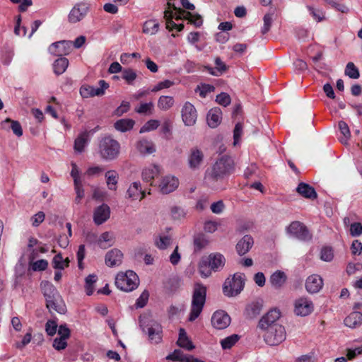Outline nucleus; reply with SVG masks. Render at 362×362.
<instances>
[{
  "label": "nucleus",
  "mask_w": 362,
  "mask_h": 362,
  "mask_svg": "<svg viewBox=\"0 0 362 362\" xmlns=\"http://www.w3.org/2000/svg\"><path fill=\"white\" fill-rule=\"evenodd\" d=\"M40 286L49 313L64 314L66 311V305L55 287L47 281H42Z\"/></svg>",
  "instance_id": "nucleus-1"
},
{
  "label": "nucleus",
  "mask_w": 362,
  "mask_h": 362,
  "mask_svg": "<svg viewBox=\"0 0 362 362\" xmlns=\"http://www.w3.org/2000/svg\"><path fill=\"white\" fill-rule=\"evenodd\" d=\"M233 170L234 162L233 159L230 156H223L213 165L208 177L211 180L217 182L230 175Z\"/></svg>",
  "instance_id": "nucleus-2"
},
{
  "label": "nucleus",
  "mask_w": 362,
  "mask_h": 362,
  "mask_svg": "<svg viewBox=\"0 0 362 362\" xmlns=\"http://www.w3.org/2000/svg\"><path fill=\"white\" fill-rule=\"evenodd\" d=\"M206 296V287L200 282H196L194 285L191 310L189 320L193 322L202 313Z\"/></svg>",
  "instance_id": "nucleus-3"
},
{
  "label": "nucleus",
  "mask_w": 362,
  "mask_h": 362,
  "mask_svg": "<svg viewBox=\"0 0 362 362\" xmlns=\"http://www.w3.org/2000/svg\"><path fill=\"white\" fill-rule=\"evenodd\" d=\"M139 324L142 331L148 334V339L152 343L158 344L161 341L163 329L159 322L149 316L144 315L139 317Z\"/></svg>",
  "instance_id": "nucleus-4"
},
{
  "label": "nucleus",
  "mask_w": 362,
  "mask_h": 362,
  "mask_svg": "<svg viewBox=\"0 0 362 362\" xmlns=\"http://www.w3.org/2000/svg\"><path fill=\"white\" fill-rule=\"evenodd\" d=\"M98 148L101 158L107 160L117 158L120 151L119 143L110 136L102 138L100 140Z\"/></svg>",
  "instance_id": "nucleus-5"
},
{
  "label": "nucleus",
  "mask_w": 362,
  "mask_h": 362,
  "mask_svg": "<svg viewBox=\"0 0 362 362\" xmlns=\"http://www.w3.org/2000/svg\"><path fill=\"white\" fill-rule=\"evenodd\" d=\"M243 275V273H234L226 279L223 286V292L225 296L233 297L241 292L245 285Z\"/></svg>",
  "instance_id": "nucleus-6"
},
{
  "label": "nucleus",
  "mask_w": 362,
  "mask_h": 362,
  "mask_svg": "<svg viewBox=\"0 0 362 362\" xmlns=\"http://www.w3.org/2000/svg\"><path fill=\"white\" fill-rule=\"evenodd\" d=\"M263 332L264 340L268 345L277 346L286 339V330L281 325H273Z\"/></svg>",
  "instance_id": "nucleus-7"
},
{
  "label": "nucleus",
  "mask_w": 362,
  "mask_h": 362,
  "mask_svg": "<svg viewBox=\"0 0 362 362\" xmlns=\"http://www.w3.org/2000/svg\"><path fill=\"white\" fill-rule=\"evenodd\" d=\"M139 279L136 273H117L115 285L121 291L129 292L136 288Z\"/></svg>",
  "instance_id": "nucleus-8"
},
{
  "label": "nucleus",
  "mask_w": 362,
  "mask_h": 362,
  "mask_svg": "<svg viewBox=\"0 0 362 362\" xmlns=\"http://www.w3.org/2000/svg\"><path fill=\"white\" fill-rule=\"evenodd\" d=\"M286 232L291 236L300 241L308 242L313 238V235L308 227L298 221H292L286 228Z\"/></svg>",
  "instance_id": "nucleus-9"
},
{
  "label": "nucleus",
  "mask_w": 362,
  "mask_h": 362,
  "mask_svg": "<svg viewBox=\"0 0 362 362\" xmlns=\"http://www.w3.org/2000/svg\"><path fill=\"white\" fill-rule=\"evenodd\" d=\"M225 262L226 259L224 256L219 252H215L203 257L199 262V267L200 269L209 268L215 270L222 269L225 265Z\"/></svg>",
  "instance_id": "nucleus-10"
},
{
  "label": "nucleus",
  "mask_w": 362,
  "mask_h": 362,
  "mask_svg": "<svg viewBox=\"0 0 362 362\" xmlns=\"http://www.w3.org/2000/svg\"><path fill=\"white\" fill-rule=\"evenodd\" d=\"M100 87L95 88L90 86H83L80 88V94L84 98L100 96L105 93V90L109 88V84L105 80H100L98 82Z\"/></svg>",
  "instance_id": "nucleus-11"
},
{
  "label": "nucleus",
  "mask_w": 362,
  "mask_h": 362,
  "mask_svg": "<svg viewBox=\"0 0 362 362\" xmlns=\"http://www.w3.org/2000/svg\"><path fill=\"white\" fill-rule=\"evenodd\" d=\"M281 313L277 309L270 310L265 314L260 320L258 324V327L264 331L272 327L273 325H280L278 320L280 318Z\"/></svg>",
  "instance_id": "nucleus-12"
},
{
  "label": "nucleus",
  "mask_w": 362,
  "mask_h": 362,
  "mask_svg": "<svg viewBox=\"0 0 362 362\" xmlns=\"http://www.w3.org/2000/svg\"><path fill=\"white\" fill-rule=\"evenodd\" d=\"M72 50L71 41L62 40L52 43L48 49L49 52L54 56L62 57L68 55Z\"/></svg>",
  "instance_id": "nucleus-13"
},
{
  "label": "nucleus",
  "mask_w": 362,
  "mask_h": 362,
  "mask_svg": "<svg viewBox=\"0 0 362 362\" xmlns=\"http://www.w3.org/2000/svg\"><path fill=\"white\" fill-rule=\"evenodd\" d=\"M182 119L186 126H193L197 119V112L194 106L189 102H186L181 110Z\"/></svg>",
  "instance_id": "nucleus-14"
},
{
  "label": "nucleus",
  "mask_w": 362,
  "mask_h": 362,
  "mask_svg": "<svg viewBox=\"0 0 362 362\" xmlns=\"http://www.w3.org/2000/svg\"><path fill=\"white\" fill-rule=\"evenodd\" d=\"M294 312L297 315L307 316L314 309L313 302L308 298L302 297L297 299L294 304Z\"/></svg>",
  "instance_id": "nucleus-15"
},
{
  "label": "nucleus",
  "mask_w": 362,
  "mask_h": 362,
  "mask_svg": "<svg viewBox=\"0 0 362 362\" xmlns=\"http://www.w3.org/2000/svg\"><path fill=\"white\" fill-rule=\"evenodd\" d=\"M88 11V4L80 2L76 4L71 10L68 16L69 22L76 23L81 21Z\"/></svg>",
  "instance_id": "nucleus-16"
},
{
  "label": "nucleus",
  "mask_w": 362,
  "mask_h": 362,
  "mask_svg": "<svg viewBox=\"0 0 362 362\" xmlns=\"http://www.w3.org/2000/svg\"><path fill=\"white\" fill-rule=\"evenodd\" d=\"M204 153L197 147L190 149L187 163L192 170H199L204 162Z\"/></svg>",
  "instance_id": "nucleus-17"
},
{
  "label": "nucleus",
  "mask_w": 362,
  "mask_h": 362,
  "mask_svg": "<svg viewBox=\"0 0 362 362\" xmlns=\"http://www.w3.org/2000/svg\"><path fill=\"white\" fill-rule=\"evenodd\" d=\"M230 316L223 310L216 311L212 315L211 324L216 329H225L230 325Z\"/></svg>",
  "instance_id": "nucleus-18"
},
{
  "label": "nucleus",
  "mask_w": 362,
  "mask_h": 362,
  "mask_svg": "<svg viewBox=\"0 0 362 362\" xmlns=\"http://www.w3.org/2000/svg\"><path fill=\"white\" fill-rule=\"evenodd\" d=\"M179 186V180L172 175H167L162 178L159 185L160 191L162 194H169L175 191Z\"/></svg>",
  "instance_id": "nucleus-19"
},
{
  "label": "nucleus",
  "mask_w": 362,
  "mask_h": 362,
  "mask_svg": "<svg viewBox=\"0 0 362 362\" xmlns=\"http://www.w3.org/2000/svg\"><path fill=\"white\" fill-rule=\"evenodd\" d=\"M323 286V280L322 277L313 274L308 277L305 281V288L310 293H318Z\"/></svg>",
  "instance_id": "nucleus-20"
},
{
  "label": "nucleus",
  "mask_w": 362,
  "mask_h": 362,
  "mask_svg": "<svg viewBox=\"0 0 362 362\" xmlns=\"http://www.w3.org/2000/svg\"><path fill=\"white\" fill-rule=\"evenodd\" d=\"M110 216V209L107 204H103L98 206L93 213V221L96 225L105 223Z\"/></svg>",
  "instance_id": "nucleus-21"
},
{
  "label": "nucleus",
  "mask_w": 362,
  "mask_h": 362,
  "mask_svg": "<svg viewBox=\"0 0 362 362\" xmlns=\"http://www.w3.org/2000/svg\"><path fill=\"white\" fill-rule=\"evenodd\" d=\"M254 244V240L251 235H244L236 244L235 248L238 254L243 256L247 253Z\"/></svg>",
  "instance_id": "nucleus-22"
},
{
  "label": "nucleus",
  "mask_w": 362,
  "mask_h": 362,
  "mask_svg": "<svg viewBox=\"0 0 362 362\" xmlns=\"http://www.w3.org/2000/svg\"><path fill=\"white\" fill-rule=\"evenodd\" d=\"M222 112L219 107H214L209 110L206 115V122L211 128L217 127L221 122Z\"/></svg>",
  "instance_id": "nucleus-23"
},
{
  "label": "nucleus",
  "mask_w": 362,
  "mask_h": 362,
  "mask_svg": "<svg viewBox=\"0 0 362 362\" xmlns=\"http://www.w3.org/2000/svg\"><path fill=\"white\" fill-rule=\"evenodd\" d=\"M123 259V253L118 249H112L105 255V264L109 267L119 265Z\"/></svg>",
  "instance_id": "nucleus-24"
},
{
  "label": "nucleus",
  "mask_w": 362,
  "mask_h": 362,
  "mask_svg": "<svg viewBox=\"0 0 362 362\" xmlns=\"http://www.w3.org/2000/svg\"><path fill=\"white\" fill-rule=\"evenodd\" d=\"M296 192L305 199H315L317 197L315 188L305 182H300L296 187Z\"/></svg>",
  "instance_id": "nucleus-25"
},
{
  "label": "nucleus",
  "mask_w": 362,
  "mask_h": 362,
  "mask_svg": "<svg viewBox=\"0 0 362 362\" xmlns=\"http://www.w3.org/2000/svg\"><path fill=\"white\" fill-rule=\"evenodd\" d=\"M90 141V132L85 131L81 132L78 136L75 139L74 148L77 153H82L86 146Z\"/></svg>",
  "instance_id": "nucleus-26"
},
{
  "label": "nucleus",
  "mask_w": 362,
  "mask_h": 362,
  "mask_svg": "<svg viewBox=\"0 0 362 362\" xmlns=\"http://www.w3.org/2000/svg\"><path fill=\"white\" fill-rule=\"evenodd\" d=\"M1 128L4 129L8 130L9 129H11L13 134H16L17 136H21L23 135L22 127L20 122L18 121L6 118L5 120L1 122Z\"/></svg>",
  "instance_id": "nucleus-27"
},
{
  "label": "nucleus",
  "mask_w": 362,
  "mask_h": 362,
  "mask_svg": "<svg viewBox=\"0 0 362 362\" xmlns=\"http://www.w3.org/2000/svg\"><path fill=\"white\" fill-rule=\"evenodd\" d=\"M136 148L140 153L144 155L151 154L156 151L153 143L145 139L138 141Z\"/></svg>",
  "instance_id": "nucleus-28"
},
{
  "label": "nucleus",
  "mask_w": 362,
  "mask_h": 362,
  "mask_svg": "<svg viewBox=\"0 0 362 362\" xmlns=\"http://www.w3.org/2000/svg\"><path fill=\"white\" fill-rule=\"evenodd\" d=\"M127 194L129 197L133 199H139L141 200L146 196L145 192L142 190L139 182H134L129 187Z\"/></svg>",
  "instance_id": "nucleus-29"
},
{
  "label": "nucleus",
  "mask_w": 362,
  "mask_h": 362,
  "mask_svg": "<svg viewBox=\"0 0 362 362\" xmlns=\"http://www.w3.org/2000/svg\"><path fill=\"white\" fill-rule=\"evenodd\" d=\"M135 121L130 118H123L114 123V127L120 132H126L133 129Z\"/></svg>",
  "instance_id": "nucleus-30"
},
{
  "label": "nucleus",
  "mask_w": 362,
  "mask_h": 362,
  "mask_svg": "<svg viewBox=\"0 0 362 362\" xmlns=\"http://www.w3.org/2000/svg\"><path fill=\"white\" fill-rule=\"evenodd\" d=\"M361 323L362 313L358 311L352 312L344 319L345 325L351 328H355Z\"/></svg>",
  "instance_id": "nucleus-31"
},
{
  "label": "nucleus",
  "mask_w": 362,
  "mask_h": 362,
  "mask_svg": "<svg viewBox=\"0 0 362 362\" xmlns=\"http://www.w3.org/2000/svg\"><path fill=\"white\" fill-rule=\"evenodd\" d=\"M159 173V166L157 165H151L143 170L142 177L144 181L148 182H151Z\"/></svg>",
  "instance_id": "nucleus-32"
},
{
  "label": "nucleus",
  "mask_w": 362,
  "mask_h": 362,
  "mask_svg": "<svg viewBox=\"0 0 362 362\" xmlns=\"http://www.w3.org/2000/svg\"><path fill=\"white\" fill-rule=\"evenodd\" d=\"M177 344L179 346L189 351H191L194 348V346L192 344V341L188 339L185 330L182 328L180 329L179 338Z\"/></svg>",
  "instance_id": "nucleus-33"
},
{
  "label": "nucleus",
  "mask_w": 362,
  "mask_h": 362,
  "mask_svg": "<svg viewBox=\"0 0 362 362\" xmlns=\"http://www.w3.org/2000/svg\"><path fill=\"white\" fill-rule=\"evenodd\" d=\"M69 66V60L65 57H59L54 62L53 69L57 75H61L66 70Z\"/></svg>",
  "instance_id": "nucleus-34"
},
{
  "label": "nucleus",
  "mask_w": 362,
  "mask_h": 362,
  "mask_svg": "<svg viewBox=\"0 0 362 362\" xmlns=\"http://www.w3.org/2000/svg\"><path fill=\"white\" fill-rule=\"evenodd\" d=\"M159 29V23L155 19L146 21L143 25V33L149 35H155Z\"/></svg>",
  "instance_id": "nucleus-35"
},
{
  "label": "nucleus",
  "mask_w": 362,
  "mask_h": 362,
  "mask_svg": "<svg viewBox=\"0 0 362 362\" xmlns=\"http://www.w3.org/2000/svg\"><path fill=\"white\" fill-rule=\"evenodd\" d=\"M174 103L173 97L161 95L158 100V107L161 110L166 111L173 106Z\"/></svg>",
  "instance_id": "nucleus-36"
},
{
  "label": "nucleus",
  "mask_w": 362,
  "mask_h": 362,
  "mask_svg": "<svg viewBox=\"0 0 362 362\" xmlns=\"http://www.w3.org/2000/svg\"><path fill=\"white\" fill-rule=\"evenodd\" d=\"M180 13H182L185 14L184 17L185 19L188 20L190 23L193 24L196 27H200L203 23L202 18L199 14H192L189 11H186L182 9L179 10Z\"/></svg>",
  "instance_id": "nucleus-37"
},
{
  "label": "nucleus",
  "mask_w": 362,
  "mask_h": 362,
  "mask_svg": "<svg viewBox=\"0 0 362 362\" xmlns=\"http://www.w3.org/2000/svg\"><path fill=\"white\" fill-rule=\"evenodd\" d=\"M194 245L195 251H200L209 245V240L205 235L200 233L194 237Z\"/></svg>",
  "instance_id": "nucleus-38"
},
{
  "label": "nucleus",
  "mask_w": 362,
  "mask_h": 362,
  "mask_svg": "<svg viewBox=\"0 0 362 362\" xmlns=\"http://www.w3.org/2000/svg\"><path fill=\"white\" fill-rule=\"evenodd\" d=\"M286 279L285 273H272L270 282L274 287L280 288L285 284Z\"/></svg>",
  "instance_id": "nucleus-39"
},
{
  "label": "nucleus",
  "mask_w": 362,
  "mask_h": 362,
  "mask_svg": "<svg viewBox=\"0 0 362 362\" xmlns=\"http://www.w3.org/2000/svg\"><path fill=\"white\" fill-rule=\"evenodd\" d=\"M107 185L110 190H116L118 181V175L114 170H109L105 173Z\"/></svg>",
  "instance_id": "nucleus-40"
},
{
  "label": "nucleus",
  "mask_w": 362,
  "mask_h": 362,
  "mask_svg": "<svg viewBox=\"0 0 362 362\" xmlns=\"http://www.w3.org/2000/svg\"><path fill=\"white\" fill-rule=\"evenodd\" d=\"M68 258L64 259L61 254L56 255L52 259L53 267L55 269L63 270L69 266Z\"/></svg>",
  "instance_id": "nucleus-41"
},
{
  "label": "nucleus",
  "mask_w": 362,
  "mask_h": 362,
  "mask_svg": "<svg viewBox=\"0 0 362 362\" xmlns=\"http://www.w3.org/2000/svg\"><path fill=\"white\" fill-rule=\"evenodd\" d=\"M136 77L137 74L134 69L131 68H127L122 70V78L127 82V84L132 85Z\"/></svg>",
  "instance_id": "nucleus-42"
},
{
  "label": "nucleus",
  "mask_w": 362,
  "mask_h": 362,
  "mask_svg": "<svg viewBox=\"0 0 362 362\" xmlns=\"http://www.w3.org/2000/svg\"><path fill=\"white\" fill-rule=\"evenodd\" d=\"M48 262L45 259H39L30 263L28 272H42L47 269Z\"/></svg>",
  "instance_id": "nucleus-43"
},
{
  "label": "nucleus",
  "mask_w": 362,
  "mask_h": 362,
  "mask_svg": "<svg viewBox=\"0 0 362 362\" xmlns=\"http://www.w3.org/2000/svg\"><path fill=\"white\" fill-rule=\"evenodd\" d=\"M98 277L95 274H89L86 278V292L88 296H90L93 294L94 291V286L93 284L97 281Z\"/></svg>",
  "instance_id": "nucleus-44"
},
{
  "label": "nucleus",
  "mask_w": 362,
  "mask_h": 362,
  "mask_svg": "<svg viewBox=\"0 0 362 362\" xmlns=\"http://www.w3.org/2000/svg\"><path fill=\"white\" fill-rule=\"evenodd\" d=\"M345 74L353 79H357L360 76L359 71L353 62L346 64Z\"/></svg>",
  "instance_id": "nucleus-45"
},
{
  "label": "nucleus",
  "mask_w": 362,
  "mask_h": 362,
  "mask_svg": "<svg viewBox=\"0 0 362 362\" xmlns=\"http://www.w3.org/2000/svg\"><path fill=\"white\" fill-rule=\"evenodd\" d=\"M240 339L239 335L232 334L221 341V346L223 349H230Z\"/></svg>",
  "instance_id": "nucleus-46"
},
{
  "label": "nucleus",
  "mask_w": 362,
  "mask_h": 362,
  "mask_svg": "<svg viewBox=\"0 0 362 362\" xmlns=\"http://www.w3.org/2000/svg\"><path fill=\"white\" fill-rule=\"evenodd\" d=\"M188 356H185L180 349H175L172 354L166 356L167 360L174 361L187 362Z\"/></svg>",
  "instance_id": "nucleus-47"
},
{
  "label": "nucleus",
  "mask_w": 362,
  "mask_h": 362,
  "mask_svg": "<svg viewBox=\"0 0 362 362\" xmlns=\"http://www.w3.org/2000/svg\"><path fill=\"white\" fill-rule=\"evenodd\" d=\"M338 125L341 134H343L344 137V141L343 139H341V142L343 144H346L351 137L349 127L344 121H339Z\"/></svg>",
  "instance_id": "nucleus-48"
},
{
  "label": "nucleus",
  "mask_w": 362,
  "mask_h": 362,
  "mask_svg": "<svg viewBox=\"0 0 362 362\" xmlns=\"http://www.w3.org/2000/svg\"><path fill=\"white\" fill-rule=\"evenodd\" d=\"M173 12L171 10L168 9L164 11V18L166 21V28L169 30L175 29V26H177V24L173 21Z\"/></svg>",
  "instance_id": "nucleus-49"
},
{
  "label": "nucleus",
  "mask_w": 362,
  "mask_h": 362,
  "mask_svg": "<svg viewBox=\"0 0 362 362\" xmlns=\"http://www.w3.org/2000/svg\"><path fill=\"white\" fill-rule=\"evenodd\" d=\"M334 257V252L331 247L325 246L321 249L320 259L325 262H330Z\"/></svg>",
  "instance_id": "nucleus-50"
},
{
  "label": "nucleus",
  "mask_w": 362,
  "mask_h": 362,
  "mask_svg": "<svg viewBox=\"0 0 362 362\" xmlns=\"http://www.w3.org/2000/svg\"><path fill=\"white\" fill-rule=\"evenodd\" d=\"M171 243V238L168 235L160 236L158 239L155 240L156 245L160 250L168 247Z\"/></svg>",
  "instance_id": "nucleus-51"
},
{
  "label": "nucleus",
  "mask_w": 362,
  "mask_h": 362,
  "mask_svg": "<svg viewBox=\"0 0 362 362\" xmlns=\"http://www.w3.org/2000/svg\"><path fill=\"white\" fill-rule=\"evenodd\" d=\"M272 15L271 13H266L264 16V25L261 29V33L262 35H265L269 31L271 26L272 25Z\"/></svg>",
  "instance_id": "nucleus-52"
},
{
  "label": "nucleus",
  "mask_w": 362,
  "mask_h": 362,
  "mask_svg": "<svg viewBox=\"0 0 362 362\" xmlns=\"http://www.w3.org/2000/svg\"><path fill=\"white\" fill-rule=\"evenodd\" d=\"M243 124L240 122H238L233 130V145L236 146L240 139L241 135L243 134Z\"/></svg>",
  "instance_id": "nucleus-53"
},
{
  "label": "nucleus",
  "mask_w": 362,
  "mask_h": 362,
  "mask_svg": "<svg viewBox=\"0 0 362 362\" xmlns=\"http://www.w3.org/2000/svg\"><path fill=\"white\" fill-rule=\"evenodd\" d=\"M86 249L84 245H80L77 252L78 267L80 270L84 269L83 260L85 257Z\"/></svg>",
  "instance_id": "nucleus-54"
},
{
  "label": "nucleus",
  "mask_w": 362,
  "mask_h": 362,
  "mask_svg": "<svg viewBox=\"0 0 362 362\" xmlns=\"http://www.w3.org/2000/svg\"><path fill=\"white\" fill-rule=\"evenodd\" d=\"M216 101L219 105L226 107L230 103L231 99L228 93L223 92L217 95Z\"/></svg>",
  "instance_id": "nucleus-55"
},
{
  "label": "nucleus",
  "mask_w": 362,
  "mask_h": 362,
  "mask_svg": "<svg viewBox=\"0 0 362 362\" xmlns=\"http://www.w3.org/2000/svg\"><path fill=\"white\" fill-rule=\"evenodd\" d=\"M74 189L76 194V197L75 198V202L79 204L81 199L84 197V189L83 188L82 182H77L74 184Z\"/></svg>",
  "instance_id": "nucleus-56"
},
{
  "label": "nucleus",
  "mask_w": 362,
  "mask_h": 362,
  "mask_svg": "<svg viewBox=\"0 0 362 362\" xmlns=\"http://www.w3.org/2000/svg\"><path fill=\"white\" fill-rule=\"evenodd\" d=\"M148 298H149L148 292L146 290L142 292V293L140 295V296L139 297V298L136 300V302L135 304L136 307L139 308H144L147 304Z\"/></svg>",
  "instance_id": "nucleus-57"
},
{
  "label": "nucleus",
  "mask_w": 362,
  "mask_h": 362,
  "mask_svg": "<svg viewBox=\"0 0 362 362\" xmlns=\"http://www.w3.org/2000/svg\"><path fill=\"white\" fill-rule=\"evenodd\" d=\"M174 85V82L166 79L158 83L151 90L152 92H158L164 88H168Z\"/></svg>",
  "instance_id": "nucleus-58"
},
{
  "label": "nucleus",
  "mask_w": 362,
  "mask_h": 362,
  "mask_svg": "<svg viewBox=\"0 0 362 362\" xmlns=\"http://www.w3.org/2000/svg\"><path fill=\"white\" fill-rule=\"evenodd\" d=\"M197 89L199 90V95L202 98H205L207 94L214 92L215 88L212 85L204 83L201 86H198Z\"/></svg>",
  "instance_id": "nucleus-59"
},
{
  "label": "nucleus",
  "mask_w": 362,
  "mask_h": 362,
  "mask_svg": "<svg viewBox=\"0 0 362 362\" xmlns=\"http://www.w3.org/2000/svg\"><path fill=\"white\" fill-rule=\"evenodd\" d=\"M153 107V103L152 102L141 103L139 107L135 109V111L139 114H147L151 112Z\"/></svg>",
  "instance_id": "nucleus-60"
},
{
  "label": "nucleus",
  "mask_w": 362,
  "mask_h": 362,
  "mask_svg": "<svg viewBox=\"0 0 362 362\" xmlns=\"http://www.w3.org/2000/svg\"><path fill=\"white\" fill-rule=\"evenodd\" d=\"M159 126V121L156 119H151L148 121L146 124L141 129L140 132L142 133L144 131H152L156 129Z\"/></svg>",
  "instance_id": "nucleus-61"
},
{
  "label": "nucleus",
  "mask_w": 362,
  "mask_h": 362,
  "mask_svg": "<svg viewBox=\"0 0 362 362\" xmlns=\"http://www.w3.org/2000/svg\"><path fill=\"white\" fill-rule=\"evenodd\" d=\"M57 329V324L54 320H48L45 325V331L49 336H53L56 334Z\"/></svg>",
  "instance_id": "nucleus-62"
},
{
  "label": "nucleus",
  "mask_w": 362,
  "mask_h": 362,
  "mask_svg": "<svg viewBox=\"0 0 362 362\" xmlns=\"http://www.w3.org/2000/svg\"><path fill=\"white\" fill-rule=\"evenodd\" d=\"M362 233V225L359 222H354L350 226V234L353 237L359 236Z\"/></svg>",
  "instance_id": "nucleus-63"
},
{
  "label": "nucleus",
  "mask_w": 362,
  "mask_h": 362,
  "mask_svg": "<svg viewBox=\"0 0 362 362\" xmlns=\"http://www.w3.org/2000/svg\"><path fill=\"white\" fill-rule=\"evenodd\" d=\"M214 63L216 65L215 68L216 71L219 73L220 76L228 70V66L221 60L220 57H216Z\"/></svg>",
  "instance_id": "nucleus-64"
}]
</instances>
